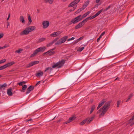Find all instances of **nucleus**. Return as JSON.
Here are the masks:
<instances>
[{
	"mask_svg": "<svg viewBox=\"0 0 134 134\" xmlns=\"http://www.w3.org/2000/svg\"><path fill=\"white\" fill-rule=\"evenodd\" d=\"M111 101H110L107 102L97 112V113H100V117L103 116L106 112L110 107V104Z\"/></svg>",
	"mask_w": 134,
	"mask_h": 134,
	"instance_id": "obj_1",
	"label": "nucleus"
},
{
	"mask_svg": "<svg viewBox=\"0 0 134 134\" xmlns=\"http://www.w3.org/2000/svg\"><path fill=\"white\" fill-rule=\"evenodd\" d=\"M46 48L44 46L41 47L35 50L33 53L30 56L31 57H33L35 56L39 52H43L44 51Z\"/></svg>",
	"mask_w": 134,
	"mask_h": 134,
	"instance_id": "obj_2",
	"label": "nucleus"
},
{
	"mask_svg": "<svg viewBox=\"0 0 134 134\" xmlns=\"http://www.w3.org/2000/svg\"><path fill=\"white\" fill-rule=\"evenodd\" d=\"M65 63V60L64 59H62V60L59 61L58 62L55 63L52 66V68H55L56 67H57L58 68H60L64 65Z\"/></svg>",
	"mask_w": 134,
	"mask_h": 134,
	"instance_id": "obj_3",
	"label": "nucleus"
},
{
	"mask_svg": "<svg viewBox=\"0 0 134 134\" xmlns=\"http://www.w3.org/2000/svg\"><path fill=\"white\" fill-rule=\"evenodd\" d=\"M36 29V27L35 26H29L28 27L26 28L22 32V34H28L33 30H34Z\"/></svg>",
	"mask_w": 134,
	"mask_h": 134,
	"instance_id": "obj_4",
	"label": "nucleus"
},
{
	"mask_svg": "<svg viewBox=\"0 0 134 134\" xmlns=\"http://www.w3.org/2000/svg\"><path fill=\"white\" fill-rule=\"evenodd\" d=\"M82 19L81 15H80L78 16L75 18L73 19L69 23V24H71L72 23L76 24L81 20Z\"/></svg>",
	"mask_w": 134,
	"mask_h": 134,
	"instance_id": "obj_5",
	"label": "nucleus"
},
{
	"mask_svg": "<svg viewBox=\"0 0 134 134\" xmlns=\"http://www.w3.org/2000/svg\"><path fill=\"white\" fill-rule=\"evenodd\" d=\"M90 17H88L86 18L85 20H83V21L79 23L78 25H77L75 27L76 29H77L80 28L82 26H83L85 24V22Z\"/></svg>",
	"mask_w": 134,
	"mask_h": 134,
	"instance_id": "obj_6",
	"label": "nucleus"
},
{
	"mask_svg": "<svg viewBox=\"0 0 134 134\" xmlns=\"http://www.w3.org/2000/svg\"><path fill=\"white\" fill-rule=\"evenodd\" d=\"M68 38V37L67 36H65L62 37L55 43V44H60L64 43L67 39Z\"/></svg>",
	"mask_w": 134,
	"mask_h": 134,
	"instance_id": "obj_7",
	"label": "nucleus"
},
{
	"mask_svg": "<svg viewBox=\"0 0 134 134\" xmlns=\"http://www.w3.org/2000/svg\"><path fill=\"white\" fill-rule=\"evenodd\" d=\"M42 24L43 25V28L44 29H46L49 26V23L48 21L46 20L43 21Z\"/></svg>",
	"mask_w": 134,
	"mask_h": 134,
	"instance_id": "obj_8",
	"label": "nucleus"
},
{
	"mask_svg": "<svg viewBox=\"0 0 134 134\" xmlns=\"http://www.w3.org/2000/svg\"><path fill=\"white\" fill-rule=\"evenodd\" d=\"M80 0H75L71 2L69 5V7H72L74 5H76L78 3Z\"/></svg>",
	"mask_w": 134,
	"mask_h": 134,
	"instance_id": "obj_9",
	"label": "nucleus"
},
{
	"mask_svg": "<svg viewBox=\"0 0 134 134\" xmlns=\"http://www.w3.org/2000/svg\"><path fill=\"white\" fill-rule=\"evenodd\" d=\"M55 49V48H54L48 51H47L48 54L50 56L54 55L55 53V52L53 51Z\"/></svg>",
	"mask_w": 134,
	"mask_h": 134,
	"instance_id": "obj_10",
	"label": "nucleus"
},
{
	"mask_svg": "<svg viewBox=\"0 0 134 134\" xmlns=\"http://www.w3.org/2000/svg\"><path fill=\"white\" fill-rule=\"evenodd\" d=\"M34 87L31 86H30L27 89V91L26 93V94H27L29 93L30 92L33 90L34 89Z\"/></svg>",
	"mask_w": 134,
	"mask_h": 134,
	"instance_id": "obj_11",
	"label": "nucleus"
},
{
	"mask_svg": "<svg viewBox=\"0 0 134 134\" xmlns=\"http://www.w3.org/2000/svg\"><path fill=\"white\" fill-rule=\"evenodd\" d=\"M75 118L74 117H71L69 118V120L67 121L66 122H64V124H67L70 122H71L72 121L74 120Z\"/></svg>",
	"mask_w": 134,
	"mask_h": 134,
	"instance_id": "obj_12",
	"label": "nucleus"
},
{
	"mask_svg": "<svg viewBox=\"0 0 134 134\" xmlns=\"http://www.w3.org/2000/svg\"><path fill=\"white\" fill-rule=\"evenodd\" d=\"M128 123L130 124V125L134 124V115L133 116L132 119L129 120Z\"/></svg>",
	"mask_w": 134,
	"mask_h": 134,
	"instance_id": "obj_13",
	"label": "nucleus"
},
{
	"mask_svg": "<svg viewBox=\"0 0 134 134\" xmlns=\"http://www.w3.org/2000/svg\"><path fill=\"white\" fill-rule=\"evenodd\" d=\"M84 38V36H82L80 37V38L78 39H77V40H75L74 43V44H76L81 40H82Z\"/></svg>",
	"mask_w": 134,
	"mask_h": 134,
	"instance_id": "obj_14",
	"label": "nucleus"
},
{
	"mask_svg": "<svg viewBox=\"0 0 134 134\" xmlns=\"http://www.w3.org/2000/svg\"><path fill=\"white\" fill-rule=\"evenodd\" d=\"M43 75V72L41 71H39L36 74V76L37 77H40L42 76Z\"/></svg>",
	"mask_w": 134,
	"mask_h": 134,
	"instance_id": "obj_15",
	"label": "nucleus"
},
{
	"mask_svg": "<svg viewBox=\"0 0 134 134\" xmlns=\"http://www.w3.org/2000/svg\"><path fill=\"white\" fill-rule=\"evenodd\" d=\"M133 93L130 94L128 97L127 98L125 101V102H127L129 101L131 98L133 96Z\"/></svg>",
	"mask_w": 134,
	"mask_h": 134,
	"instance_id": "obj_16",
	"label": "nucleus"
},
{
	"mask_svg": "<svg viewBox=\"0 0 134 134\" xmlns=\"http://www.w3.org/2000/svg\"><path fill=\"white\" fill-rule=\"evenodd\" d=\"M105 101L104 100H102L100 102V103L98 105L97 107V109L99 108L104 103Z\"/></svg>",
	"mask_w": 134,
	"mask_h": 134,
	"instance_id": "obj_17",
	"label": "nucleus"
},
{
	"mask_svg": "<svg viewBox=\"0 0 134 134\" xmlns=\"http://www.w3.org/2000/svg\"><path fill=\"white\" fill-rule=\"evenodd\" d=\"M14 63H15L14 62L12 61L8 63L5 65L7 68L8 67L10 66H11L12 65L14 64Z\"/></svg>",
	"mask_w": 134,
	"mask_h": 134,
	"instance_id": "obj_18",
	"label": "nucleus"
},
{
	"mask_svg": "<svg viewBox=\"0 0 134 134\" xmlns=\"http://www.w3.org/2000/svg\"><path fill=\"white\" fill-rule=\"evenodd\" d=\"M20 21L23 24H25V21L23 16H20L19 18Z\"/></svg>",
	"mask_w": 134,
	"mask_h": 134,
	"instance_id": "obj_19",
	"label": "nucleus"
},
{
	"mask_svg": "<svg viewBox=\"0 0 134 134\" xmlns=\"http://www.w3.org/2000/svg\"><path fill=\"white\" fill-rule=\"evenodd\" d=\"M12 89H10L7 90V93L8 95L10 96H12Z\"/></svg>",
	"mask_w": 134,
	"mask_h": 134,
	"instance_id": "obj_20",
	"label": "nucleus"
},
{
	"mask_svg": "<svg viewBox=\"0 0 134 134\" xmlns=\"http://www.w3.org/2000/svg\"><path fill=\"white\" fill-rule=\"evenodd\" d=\"M53 68H52H52L51 67H48L46 68V70L44 71V72H46L47 70H49V73H50L51 71H52L53 69Z\"/></svg>",
	"mask_w": 134,
	"mask_h": 134,
	"instance_id": "obj_21",
	"label": "nucleus"
},
{
	"mask_svg": "<svg viewBox=\"0 0 134 134\" xmlns=\"http://www.w3.org/2000/svg\"><path fill=\"white\" fill-rule=\"evenodd\" d=\"M27 87V85H25L22 87V89L20 91L21 92H25V90L26 89Z\"/></svg>",
	"mask_w": 134,
	"mask_h": 134,
	"instance_id": "obj_22",
	"label": "nucleus"
},
{
	"mask_svg": "<svg viewBox=\"0 0 134 134\" xmlns=\"http://www.w3.org/2000/svg\"><path fill=\"white\" fill-rule=\"evenodd\" d=\"M90 12L88 11L86 13L84 14L82 16H81L82 19L83 18L86 17L90 13Z\"/></svg>",
	"mask_w": 134,
	"mask_h": 134,
	"instance_id": "obj_23",
	"label": "nucleus"
},
{
	"mask_svg": "<svg viewBox=\"0 0 134 134\" xmlns=\"http://www.w3.org/2000/svg\"><path fill=\"white\" fill-rule=\"evenodd\" d=\"M95 108V105H93L91 107V109L90 112V114H91L92 112H93V111L94 110V109Z\"/></svg>",
	"mask_w": 134,
	"mask_h": 134,
	"instance_id": "obj_24",
	"label": "nucleus"
},
{
	"mask_svg": "<svg viewBox=\"0 0 134 134\" xmlns=\"http://www.w3.org/2000/svg\"><path fill=\"white\" fill-rule=\"evenodd\" d=\"M9 46L7 44H5L4 46L3 47H0L1 49L5 48L8 47Z\"/></svg>",
	"mask_w": 134,
	"mask_h": 134,
	"instance_id": "obj_25",
	"label": "nucleus"
},
{
	"mask_svg": "<svg viewBox=\"0 0 134 134\" xmlns=\"http://www.w3.org/2000/svg\"><path fill=\"white\" fill-rule=\"evenodd\" d=\"M103 9H102L100 10L99 11H98L96 14L95 15H96V16H97L99 15L100 13L103 11Z\"/></svg>",
	"mask_w": 134,
	"mask_h": 134,
	"instance_id": "obj_26",
	"label": "nucleus"
},
{
	"mask_svg": "<svg viewBox=\"0 0 134 134\" xmlns=\"http://www.w3.org/2000/svg\"><path fill=\"white\" fill-rule=\"evenodd\" d=\"M45 40V38L44 37H42L39 39L38 42H40L44 41Z\"/></svg>",
	"mask_w": 134,
	"mask_h": 134,
	"instance_id": "obj_27",
	"label": "nucleus"
},
{
	"mask_svg": "<svg viewBox=\"0 0 134 134\" xmlns=\"http://www.w3.org/2000/svg\"><path fill=\"white\" fill-rule=\"evenodd\" d=\"M54 0H45L46 2H48L50 4H51L53 3Z\"/></svg>",
	"mask_w": 134,
	"mask_h": 134,
	"instance_id": "obj_28",
	"label": "nucleus"
},
{
	"mask_svg": "<svg viewBox=\"0 0 134 134\" xmlns=\"http://www.w3.org/2000/svg\"><path fill=\"white\" fill-rule=\"evenodd\" d=\"M28 20H29V23L30 24L32 22V20L30 15H29L28 16Z\"/></svg>",
	"mask_w": 134,
	"mask_h": 134,
	"instance_id": "obj_29",
	"label": "nucleus"
},
{
	"mask_svg": "<svg viewBox=\"0 0 134 134\" xmlns=\"http://www.w3.org/2000/svg\"><path fill=\"white\" fill-rule=\"evenodd\" d=\"M23 51V49L19 48L18 50L16 51H15V53H21V52Z\"/></svg>",
	"mask_w": 134,
	"mask_h": 134,
	"instance_id": "obj_30",
	"label": "nucleus"
},
{
	"mask_svg": "<svg viewBox=\"0 0 134 134\" xmlns=\"http://www.w3.org/2000/svg\"><path fill=\"white\" fill-rule=\"evenodd\" d=\"M87 120H85L81 122L80 123V125H83L85 123H86Z\"/></svg>",
	"mask_w": 134,
	"mask_h": 134,
	"instance_id": "obj_31",
	"label": "nucleus"
},
{
	"mask_svg": "<svg viewBox=\"0 0 134 134\" xmlns=\"http://www.w3.org/2000/svg\"><path fill=\"white\" fill-rule=\"evenodd\" d=\"M84 47H79L77 51L80 52H81L84 49Z\"/></svg>",
	"mask_w": 134,
	"mask_h": 134,
	"instance_id": "obj_32",
	"label": "nucleus"
},
{
	"mask_svg": "<svg viewBox=\"0 0 134 134\" xmlns=\"http://www.w3.org/2000/svg\"><path fill=\"white\" fill-rule=\"evenodd\" d=\"M86 120H87L86 123L87 124H89L91 122V120L89 119V118H88L86 119Z\"/></svg>",
	"mask_w": 134,
	"mask_h": 134,
	"instance_id": "obj_33",
	"label": "nucleus"
},
{
	"mask_svg": "<svg viewBox=\"0 0 134 134\" xmlns=\"http://www.w3.org/2000/svg\"><path fill=\"white\" fill-rule=\"evenodd\" d=\"M54 41H53L52 42L49 43L47 45V47H49L51 46L54 43Z\"/></svg>",
	"mask_w": 134,
	"mask_h": 134,
	"instance_id": "obj_34",
	"label": "nucleus"
},
{
	"mask_svg": "<svg viewBox=\"0 0 134 134\" xmlns=\"http://www.w3.org/2000/svg\"><path fill=\"white\" fill-rule=\"evenodd\" d=\"M82 10L81 9V8H80L79 9H78L76 12L75 13H74V14H77V13H80V12H81V11H82Z\"/></svg>",
	"mask_w": 134,
	"mask_h": 134,
	"instance_id": "obj_35",
	"label": "nucleus"
},
{
	"mask_svg": "<svg viewBox=\"0 0 134 134\" xmlns=\"http://www.w3.org/2000/svg\"><path fill=\"white\" fill-rule=\"evenodd\" d=\"M6 68L5 65L0 67V70L4 69Z\"/></svg>",
	"mask_w": 134,
	"mask_h": 134,
	"instance_id": "obj_36",
	"label": "nucleus"
},
{
	"mask_svg": "<svg viewBox=\"0 0 134 134\" xmlns=\"http://www.w3.org/2000/svg\"><path fill=\"white\" fill-rule=\"evenodd\" d=\"M104 34H101V35L98 38L97 40V42H99L100 40V39L101 38L102 36L104 35Z\"/></svg>",
	"mask_w": 134,
	"mask_h": 134,
	"instance_id": "obj_37",
	"label": "nucleus"
},
{
	"mask_svg": "<svg viewBox=\"0 0 134 134\" xmlns=\"http://www.w3.org/2000/svg\"><path fill=\"white\" fill-rule=\"evenodd\" d=\"M32 63V62L30 63L29 64L27 65V68H29L31 66H33Z\"/></svg>",
	"mask_w": 134,
	"mask_h": 134,
	"instance_id": "obj_38",
	"label": "nucleus"
},
{
	"mask_svg": "<svg viewBox=\"0 0 134 134\" xmlns=\"http://www.w3.org/2000/svg\"><path fill=\"white\" fill-rule=\"evenodd\" d=\"M2 88H3L4 87H6L7 86V85L6 83L3 84V85H0Z\"/></svg>",
	"mask_w": 134,
	"mask_h": 134,
	"instance_id": "obj_39",
	"label": "nucleus"
},
{
	"mask_svg": "<svg viewBox=\"0 0 134 134\" xmlns=\"http://www.w3.org/2000/svg\"><path fill=\"white\" fill-rule=\"evenodd\" d=\"M33 65H34L35 64H37L39 63V62L38 61H34L32 62Z\"/></svg>",
	"mask_w": 134,
	"mask_h": 134,
	"instance_id": "obj_40",
	"label": "nucleus"
},
{
	"mask_svg": "<svg viewBox=\"0 0 134 134\" xmlns=\"http://www.w3.org/2000/svg\"><path fill=\"white\" fill-rule=\"evenodd\" d=\"M6 59H4L0 60V64L3 63L6 61Z\"/></svg>",
	"mask_w": 134,
	"mask_h": 134,
	"instance_id": "obj_41",
	"label": "nucleus"
},
{
	"mask_svg": "<svg viewBox=\"0 0 134 134\" xmlns=\"http://www.w3.org/2000/svg\"><path fill=\"white\" fill-rule=\"evenodd\" d=\"M90 2V1L89 0H87L85 2V4H84L86 6H87L88 4Z\"/></svg>",
	"mask_w": 134,
	"mask_h": 134,
	"instance_id": "obj_42",
	"label": "nucleus"
},
{
	"mask_svg": "<svg viewBox=\"0 0 134 134\" xmlns=\"http://www.w3.org/2000/svg\"><path fill=\"white\" fill-rule=\"evenodd\" d=\"M86 6L84 4L82 6V8H80L82 10H83L86 7Z\"/></svg>",
	"mask_w": 134,
	"mask_h": 134,
	"instance_id": "obj_43",
	"label": "nucleus"
},
{
	"mask_svg": "<svg viewBox=\"0 0 134 134\" xmlns=\"http://www.w3.org/2000/svg\"><path fill=\"white\" fill-rule=\"evenodd\" d=\"M120 102H121L120 100H119L117 101V107H119V106L120 105Z\"/></svg>",
	"mask_w": 134,
	"mask_h": 134,
	"instance_id": "obj_44",
	"label": "nucleus"
},
{
	"mask_svg": "<svg viewBox=\"0 0 134 134\" xmlns=\"http://www.w3.org/2000/svg\"><path fill=\"white\" fill-rule=\"evenodd\" d=\"M75 38H74V37H72L71 38H70L67 39V41H69L71 40H74Z\"/></svg>",
	"mask_w": 134,
	"mask_h": 134,
	"instance_id": "obj_45",
	"label": "nucleus"
},
{
	"mask_svg": "<svg viewBox=\"0 0 134 134\" xmlns=\"http://www.w3.org/2000/svg\"><path fill=\"white\" fill-rule=\"evenodd\" d=\"M95 117V115H93L91 118H89V119H90V120H91V121H92L94 119Z\"/></svg>",
	"mask_w": 134,
	"mask_h": 134,
	"instance_id": "obj_46",
	"label": "nucleus"
},
{
	"mask_svg": "<svg viewBox=\"0 0 134 134\" xmlns=\"http://www.w3.org/2000/svg\"><path fill=\"white\" fill-rule=\"evenodd\" d=\"M96 17H97L96 15H94L93 16H92L91 17V16H90V17L89 18H90V19H92Z\"/></svg>",
	"mask_w": 134,
	"mask_h": 134,
	"instance_id": "obj_47",
	"label": "nucleus"
},
{
	"mask_svg": "<svg viewBox=\"0 0 134 134\" xmlns=\"http://www.w3.org/2000/svg\"><path fill=\"white\" fill-rule=\"evenodd\" d=\"M57 36V34H51L50 36L52 37H56Z\"/></svg>",
	"mask_w": 134,
	"mask_h": 134,
	"instance_id": "obj_48",
	"label": "nucleus"
},
{
	"mask_svg": "<svg viewBox=\"0 0 134 134\" xmlns=\"http://www.w3.org/2000/svg\"><path fill=\"white\" fill-rule=\"evenodd\" d=\"M62 32H61L60 31H57V32H53V34H60L61 33H62Z\"/></svg>",
	"mask_w": 134,
	"mask_h": 134,
	"instance_id": "obj_49",
	"label": "nucleus"
},
{
	"mask_svg": "<svg viewBox=\"0 0 134 134\" xmlns=\"http://www.w3.org/2000/svg\"><path fill=\"white\" fill-rule=\"evenodd\" d=\"M23 83H22V82H19V83H18V84L20 85V86H23Z\"/></svg>",
	"mask_w": 134,
	"mask_h": 134,
	"instance_id": "obj_50",
	"label": "nucleus"
},
{
	"mask_svg": "<svg viewBox=\"0 0 134 134\" xmlns=\"http://www.w3.org/2000/svg\"><path fill=\"white\" fill-rule=\"evenodd\" d=\"M7 28H8L9 26L10 25V23L9 22H7Z\"/></svg>",
	"mask_w": 134,
	"mask_h": 134,
	"instance_id": "obj_51",
	"label": "nucleus"
},
{
	"mask_svg": "<svg viewBox=\"0 0 134 134\" xmlns=\"http://www.w3.org/2000/svg\"><path fill=\"white\" fill-rule=\"evenodd\" d=\"M26 132L27 134H29V133H31V132H30V130H28L27 131H26Z\"/></svg>",
	"mask_w": 134,
	"mask_h": 134,
	"instance_id": "obj_52",
	"label": "nucleus"
},
{
	"mask_svg": "<svg viewBox=\"0 0 134 134\" xmlns=\"http://www.w3.org/2000/svg\"><path fill=\"white\" fill-rule=\"evenodd\" d=\"M110 6H108V7H107V8H106L105 10L107 11V10H108L110 8Z\"/></svg>",
	"mask_w": 134,
	"mask_h": 134,
	"instance_id": "obj_53",
	"label": "nucleus"
},
{
	"mask_svg": "<svg viewBox=\"0 0 134 134\" xmlns=\"http://www.w3.org/2000/svg\"><path fill=\"white\" fill-rule=\"evenodd\" d=\"M3 36V34H0V39L2 38Z\"/></svg>",
	"mask_w": 134,
	"mask_h": 134,
	"instance_id": "obj_54",
	"label": "nucleus"
},
{
	"mask_svg": "<svg viewBox=\"0 0 134 134\" xmlns=\"http://www.w3.org/2000/svg\"><path fill=\"white\" fill-rule=\"evenodd\" d=\"M40 82V81H38L37 83L36 84V86L38 85Z\"/></svg>",
	"mask_w": 134,
	"mask_h": 134,
	"instance_id": "obj_55",
	"label": "nucleus"
},
{
	"mask_svg": "<svg viewBox=\"0 0 134 134\" xmlns=\"http://www.w3.org/2000/svg\"><path fill=\"white\" fill-rule=\"evenodd\" d=\"M100 0H96V3H98Z\"/></svg>",
	"mask_w": 134,
	"mask_h": 134,
	"instance_id": "obj_56",
	"label": "nucleus"
},
{
	"mask_svg": "<svg viewBox=\"0 0 134 134\" xmlns=\"http://www.w3.org/2000/svg\"><path fill=\"white\" fill-rule=\"evenodd\" d=\"M47 53H47V52L43 53V55H45L48 54Z\"/></svg>",
	"mask_w": 134,
	"mask_h": 134,
	"instance_id": "obj_57",
	"label": "nucleus"
},
{
	"mask_svg": "<svg viewBox=\"0 0 134 134\" xmlns=\"http://www.w3.org/2000/svg\"><path fill=\"white\" fill-rule=\"evenodd\" d=\"M61 120L60 119H59V120L57 121H56V122L57 123H58V122H60L61 121Z\"/></svg>",
	"mask_w": 134,
	"mask_h": 134,
	"instance_id": "obj_58",
	"label": "nucleus"
},
{
	"mask_svg": "<svg viewBox=\"0 0 134 134\" xmlns=\"http://www.w3.org/2000/svg\"><path fill=\"white\" fill-rule=\"evenodd\" d=\"M32 119H29V120H27V121H32Z\"/></svg>",
	"mask_w": 134,
	"mask_h": 134,
	"instance_id": "obj_59",
	"label": "nucleus"
},
{
	"mask_svg": "<svg viewBox=\"0 0 134 134\" xmlns=\"http://www.w3.org/2000/svg\"><path fill=\"white\" fill-rule=\"evenodd\" d=\"M22 82L23 83V84H25V83H26L24 81H22Z\"/></svg>",
	"mask_w": 134,
	"mask_h": 134,
	"instance_id": "obj_60",
	"label": "nucleus"
},
{
	"mask_svg": "<svg viewBox=\"0 0 134 134\" xmlns=\"http://www.w3.org/2000/svg\"><path fill=\"white\" fill-rule=\"evenodd\" d=\"M76 8V7H75V8H74L73 9H72L71 10H74Z\"/></svg>",
	"mask_w": 134,
	"mask_h": 134,
	"instance_id": "obj_61",
	"label": "nucleus"
},
{
	"mask_svg": "<svg viewBox=\"0 0 134 134\" xmlns=\"http://www.w3.org/2000/svg\"><path fill=\"white\" fill-rule=\"evenodd\" d=\"M58 39V38H57L55 39L54 40V41H56L57 40V39Z\"/></svg>",
	"mask_w": 134,
	"mask_h": 134,
	"instance_id": "obj_62",
	"label": "nucleus"
},
{
	"mask_svg": "<svg viewBox=\"0 0 134 134\" xmlns=\"http://www.w3.org/2000/svg\"><path fill=\"white\" fill-rule=\"evenodd\" d=\"M10 14H9L8 18H10Z\"/></svg>",
	"mask_w": 134,
	"mask_h": 134,
	"instance_id": "obj_63",
	"label": "nucleus"
},
{
	"mask_svg": "<svg viewBox=\"0 0 134 134\" xmlns=\"http://www.w3.org/2000/svg\"><path fill=\"white\" fill-rule=\"evenodd\" d=\"M63 2H65L67 0H62Z\"/></svg>",
	"mask_w": 134,
	"mask_h": 134,
	"instance_id": "obj_64",
	"label": "nucleus"
}]
</instances>
